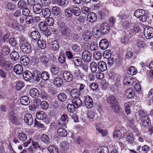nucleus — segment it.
Wrapping results in <instances>:
<instances>
[{
    "label": "nucleus",
    "mask_w": 153,
    "mask_h": 153,
    "mask_svg": "<svg viewBox=\"0 0 153 153\" xmlns=\"http://www.w3.org/2000/svg\"><path fill=\"white\" fill-rule=\"evenodd\" d=\"M36 117L38 119L43 120L47 124L49 123V118L43 111L37 112L36 114Z\"/></svg>",
    "instance_id": "nucleus-6"
},
{
    "label": "nucleus",
    "mask_w": 153,
    "mask_h": 153,
    "mask_svg": "<svg viewBox=\"0 0 153 153\" xmlns=\"http://www.w3.org/2000/svg\"><path fill=\"white\" fill-rule=\"evenodd\" d=\"M98 68L101 71H104L106 70L107 67L105 62L100 61L98 63Z\"/></svg>",
    "instance_id": "nucleus-20"
},
{
    "label": "nucleus",
    "mask_w": 153,
    "mask_h": 153,
    "mask_svg": "<svg viewBox=\"0 0 153 153\" xmlns=\"http://www.w3.org/2000/svg\"><path fill=\"white\" fill-rule=\"evenodd\" d=\"M42 13L43 17L46 18L49 17L51 14V10L47 8L43 9L42 10Z\"/></svg>",
    "instance_id": "nucleus-41"
},
{
    "label": "nucleus",
    "mask_w": 153,
    "mask_h": 153,
    "mask_svg": "<svg viewBox=\"0 0 153 153\" xmlns=\"http://www.w3.org/2000/svg\"><path fill=\"white\" fill-rule=\"evenodd\" d=\"M72 13L76 16H79L81 13V10L79 7H74L72 10Z\"/></svg>",
    "instance_id": "nucleus-49"
},
{
    "label": "nucleus",
    "mask_w": 153,
    "mask_h": 153,
    "mask_svg": "<svg viewBox=\"0 0 153 153\" xmlns=\"http://www.w3.org/2000/svg\"><path fill=\"white\" fill-rule=\"evenodd\" d=\"M57 132L58 136L62 137H65L67 134V131L63 128H59L57 129Z\"/></svg>",
    "instance_id": "nucleus-27"
},
{
    "label": "nucleus",
    "mask_w": 153,
    "mask_h": 153,
    "mask_svg": "<svg viewBox=\"0 0 153 153\" xmlns=\"http://www.w3.org/2000/svg\"><path fill=\"white\" fill-rule=\"evenodd\" d=\"M84 100L85 105L86 107L90 108L92 107L93 104V100L90 96H84Z\"/></svg>",
    "instance_id": "nucleus-8"
},
{
    "label": "nucleus",
    "mask_w": 153,
    "mask_h": 153,
    "mask_svg": "<svg viewBox=\"0 0 153 153\" xmlns=\"http://www.w3.org/2000/svg\"><path fill=\"white\" fill-rule=\"evenodd\" d=\"M144 36L147 39H150L153 36V28L147 27L144 30Z\"/></svg>",
    "instance_id": "nucleus-9"
},
{
    "label": "nucleus",
    "mask_w": 153,
    "mask_h": 153,
    "mask_svg": "<svg viewBox=\"0 0 153 153\" xmlns=\"http://www.w3.org/2000/svg\"><path fill=\"white\" fill-rule=\"evenodd\" d=\"M21 64L24 65H27L29 63L30 60L29 58L26 56H22L20 60Z\"/></svg>",
    "instance_id": "nucleus-30"
},
{
    "label": "nucleus",
    "mask_w": 153,
    "mask_h": 153,
    "mask_svg": "<svg viewBox=\"0 0 153 153\" xmlns=\"http://www.w3.org/2000/svg\"><path fill=\"white\" fill-rule=\"evenodd\" d=\"M50 46L52 51L54 52H57L59 50V44L58 41L53 40L50 43Z\"/></svg>",
    "instance_id": "nucleus-16"
},
{
    "label": "nucleus",
    "mask_w": 153,
    "mask_h": 153,
    "mask_svg": "<svg viewBox=\"0 0 153 153\" xmlns=\"http://www.w3.org/2000/svg\"><path fill=\"white\" fill-rule=\"evenodd\" d=\"M39 27L40 30L43 32L46 31L48 29L47 24L43 22H40L39 25Z\"/></svg>",
    "instance_id": "nucleus-44"
},
{
    "label": "nucleus",
    "mask_w": 153,
    "mask_h": 153,
    "mask_svg": "<svg viewBox=\"0 0 153 153\" xmlns=\"http://www.w3.org/2000/svg\"><path fill=\"white\" fill-rule=\"evenodd\" d=\"M134 79L131 76H128L124 78L123 83L126 85H131L134 83Z\"/></svg>",
    "instance_id": "nucleus-23"
},
{
    "label": "nucleus",
    "mask_w": 153,
    "mask_h": 153,
    "mask_svg": "<svg viewBox=\"0 0 153 153\" xmlns=\"http://www.w3.org/2000/svg\"><path fill=\"white\" fill-rule=\"evenodd\" d=\"M71 96L75 98H78L80 95V91L77 89H73L70 92Z\"/></svg>",
    "instance_id": "nucleus-31"
},
{
    "label": "nucleus",
    "mask_w": 153,
    "mask_h": 153,
    "mask_svg": "<svg viewBox=\"0 0 153 153\" xmlns=\"http://www.w3.org/2000/svg\"><path fill=\"white\" fill-rule=\"evenodd\" d=\"M1 53L4 55H7L10 54V48L6 45H4L1 49Z\"/></svg>",
    "instance_id": "nucleus-38"
},
{
    "label": "nucleus",
    "mask_w": 153,
    "mask_h": 153,
    "mask_svg": "<svg viewBox=\"0 0 153 153\" xmlns=\"http://www.w3.org/2000/svg\"><path fill=\"white\" fill-rule=\"evenodd\" d=\"M108 42L106 39H101L99 43V47L102 50L106 49L108 46Z\"/></svg>",
    "instance_id": "nucleus-19"
},
{
    "label": "nucleus",
    "mask_w": 153,
    "mask_h": 153,
    "mask_svg": "<svg viewBox=\"0 0 153 153\" xmlns=\"http://www.w3.org/2000/svg\"><path fill=\"white\" fill-rule=\"evenodd\" d=\"M32 74L29 71H25L23 74L24 79L26 81H29L32 77Z\"/></svg>",
    "instance_id": "nucleus-26"
},
{
    "label": "nucleus",
    "mask_w": 153,
    "mask_h": 153,
    "mask_svg": "<svg viewBox=\"0 0 153 153\" xmlns=\"http://www.w3.org/2000/svg\"><path fill=\"white\" fill-rule=\"evenodd\" d=\"M62 33L63 35L67 37H68L69 39L72 37V32L71 30L68 28H65L62 31Z\"/></svg>",
    "instance_id": "nucleus-39"
},
{
    "label": "nucleus",
    "mask_w": 153,
    "mask_h": 153,
    "mask_svg": "<svg viewBox=\"0 0 153 153\" xmlns=\"http://www.w3.org/2000/svg\"><path fill=\"white\" fill-rule=\"evenodd\" d=\"M89 68L91 72L95 73L98 68V65L95 62H92L90 64Z\"/></svg>",
    "instance_id": "nucleus-42"
},
{
    "label": "nucleus",
    "mask_w": 153,
    "mask_h": 153,
    "mask_svg": "<svg viewBox=\"0 0 153 153\" xmlns=\"http://www.w3.org/2000/svg\"><path fill=\"white\" fill-rule=\"evenodd\" d=\"M126 139L128 143L132 145L135 140L134 135L131 133L128 134L126 136Z\"/></svg>",
    "instance_id": "nucleus-33"
},
{
    "label": "nucleus",
    "mask_w": 153,
    "mask_h": 153,
    "mask_svg": "<svg viewBox=\"0 0 153 153\" xmlns=\"http://www.w3.org/2000/svg\"><path fill=\"white\" fill-rule=\"evenodd\" d=\"M49 74L48 72L43 71L41 74V77L44 80H47L49 79Z\"/></svg>",
    "instance_id": "nucleus-62"
},
{
    "label": "nucleus",
    "mask_w": 153,
    "mask_h": 153,
    "mask_svg": "<svg viewBox=\"0 0 153 153\" xmlns=\"http://www.w3.org/2000/svg\"><path fill=\"white\" fill-rule=\"evenodd\" d=\"M21 51L24 53H28L31 51V46L25 39H21L20 41Z\"/></svg>",
    "instance_id": "nucleus-2"
},
{
    "label": "nucleus",
    "mask_w": 153,
    "mask_h": 153,
    "mask_svg": "<svg viewBox=\"0 0 153 153\" xmlns=\"http://www.w3.org/2000/svg\"><path fill=\"white\" fill-rule=\"evenodd\" d=\"M20 101L21 104L25 105H27L30 102V100L29 98L26 96L22 97Z\"/></svg>",
    "instance_id": "nucleus-36"
},
{
    "label": "nucleus",
    "mask_w": 153,
    "mask_h": 153,
    "mask_svg": "<svg viewBox=\"0 0 153 153\" xmlns=\"http://www.w3.org/2000/svg\"><path fill=\"white\" fill-rule=\"evenodd\" d=\"M92 37L91 33L88 30H85L82 34V37L83 39L85 41H90Z\"/></svg>",
    "instance_id": "nucleus-14"
},
{
    "label": "nucleus",
    "mask_w": 153,
    "mask_h": 153,
    "mask_svg": "<svg viewBox=\"0 0 153 153\" xmlns=\"http://www.w3.org/2000/svg\"><path fill=\"white\" fill-rule=\"evenodd\" d=\"M125 110L127 114L130 113L131 109L133 106L132 102H126L124 104Z\"/></svg>",
    "instance_id": "nucleus-22"
},
{
    "label": "nucleus",
    "mask_w": 153,
    "mask_h": 153,
    "mask_svg": "<svg viewBox=\"0 0 153 153\" xmlns=\"http://www.w3.org/2000/svg\"><path fill=\"white\" fill-rule=\"evenodd\" d=\"M33 79L35 81H39L41 78V74L39 71L35 70L32 74Z\"/></svg>",
    "instance_id": "nucleus-28"
},
{
    "label": "nucleus",
    "mask_w": 153,
    "mask_h": 153,
    "mask_svg": "<svg viewBox=\"0 0 153 153\" xmlns=\"http://www.w3.org/2000/svg\"><path fill=\"white\" fill-rule=\"evenodd\" d=\"M10 119L11 121L14 124L17 123V118L16 114H13V113L10 114Z\"/></svg>",
    "instance_id": "nucleus-57"
},
{
    "label": "nucleus",
    "mask_w": 153,
    "mask_h": 153,
    "mask_svg": "<svg viewBox=\"0 0 153 153\" xmlns=\"http://www.w3.org/2000/svg\"><path fill=\"white\" fill-rule=\"evenodd\" d=\"M100 30L102 34H106L108 33L110 30V28L108 23H103L100 25Z\"/></svg>",
    "instance_id": "nucleus-12"
},
{
    "label": "nucleus",
    "mask_w": 153,
    "mask_h": 153,
    "mask_svg": "<svg viewBox=\"0 0 153 153\" xmlns=\"http://www.w3.org/2000/svg\"><path fill=\"white\" fill-rule=\"evenodd\" d=\"M5 8L7 10L14 11L16 8V5L12 2H7L6 4Z\"/></svg>",
    "instance_id": "nucleus-25"
},
{
    "label": "nucleus",
    "mask_w": 153,
    "mask_h": 153,
    "mask_svg": "<svg viewBox=\"0 0 153 153\" xmlns=\"http://www.w3.org/2000/svg\"><path fill=\"white\" fill-rule=\"evenodd\" d=\"M30 96L33 98H36L39 94V92L36 88H34L31 89L30 91Z\"/></svg>",
    "instance_id": "nucleus-29"
},
{
    "label": "nucleus",
    "mask_w": 153,
    "mask_h": 153,
    "mask_svg": "<svg viewBox=\"0 0 153 153\" xmlns=\"http://www.w3.org/2000/svg\"><path fill=\"white\" fill-rule=\"evenodd\" d=\"M25 122L28 125L30 126L33 124V117L30 114L27 113L25 114L24 117Z\"/></svg>",
    "instance_id": "nucleus-13"
},
{
    "label": "nucleus",
    "mask_w": 153,
    "mask_h": 153,
    "mask_svg": "<svg viewBox=\"0 0 153 153\" xmlns=\"http://www.w3.org/2000/svg\"><path fill=\"white\" fill-rule=\"evenodd\" d=\"M135 92L133 88H129L127 89L125 92V97L128 98H131L135 95Z\"/></svg>",
    "instance_id": "nucleus-15"
},
{
    "label": "nucleus",
    "mask_w": 153,
    "mask_h": 153,
    "mask_svg": "<svg viewBox=\"0 0 153 153\" xmlns=\"http://www.w3.org/2000/svg\"><path fill=\"white\" fill-rule=\"evenodd\" d=\"M137 73V69L133 66L130 67L128 71V74L132 75H135Z\"/></svg>",
    "instance_id": "nucleus-63"
},
{
    "label": "nucleus",
    "mask_w": 153,
    "mask_h": 153,
    "mask_svg": "<svg viewBox=\"0 0 153 153\" xmlns=\"http://www.w3.org/2000/svg\"><path fill=\"white\" fill-rule=\"evenodd\" d=\"M145 14V10L142 9L136 10L134 13V16L142 22H144L146 20L147 18Z\"/></svg>",
    "instance_id": "nucleus-4"
},
{
    "label": "nucleus",
    "mask_w": 153,
    "mask_h": 153,
    "mask_svg": "<svg viewBox=\"0 0 153 153\" xmlns=\"http://www.w3.org/2000/svg\"><path fill=\"white\" fill-rule=\"evenodd\" d=\"M52 13L56 16L59 15L60 12L59 8L56 6L53 7H52Z\"/></svg>",
    "instance_id": "nucleus-59"
},
{
    "label": "nucleus",
    "mask_w": 153,
    "mask_h": 153,
    "mask_svg": "<svg viewBox=\"0 0 153 153\" xmlns=\"http://www.w3.org/2000/svg\"><path fill=\"white\" fill-rule=\"evenodd\" d=\"M0 65L6 71L10 70L13 67L12 64L10 61L4 59L0 62Z\"/></svg>",
    "instance_id": "nucleus-5"
},
{
    "label": "nucleus",
    "mask_w": 153,
    "mask_h": 153,
    "mask_svg": "<svg viewBox=\"0 0 153 153\" xmlns=\"http://www.w3.org/2000/svg\"><path fill=\"white\" fill-rule=\"evenodd\" d=\"M51 71L53 74H56L59 71V68L55 65H52L51 67Z\"/></svg>",
    "instance_id": "nucleus-58"
},
{
    "label": "nucleus",
    "mask_w": 153,
    "mask_h": 153,
    "mask_svg": "<svg viewBox=\"0 0 153 153\" xmlns=\"http://www.w3.org/2000/svg\"><path fill=\"white\" fill-rule=\"evenodd\" d=\"M6 24L8 26H11L12 27L17 30L19 29L20 26L18 22L16 20H12L9 19L6 22Z\"/></svg>",
    "instance_id": "nucleus-7"
},
{
    "label": "nucleus",
    "mask_w": 153,
    "mask_h": 153,
    "mask_svg": "<svg viewBox=\"0 0 153 153\" xmlns=\"http://www.w3.org/2000/svg\"><path fill=\"white\" fill-rule=\"evenodd\" d=\"M122 134L121 132L119 130L115 131L113 135L114 139L117 140H120L122 137Z\"/></svg>",
    "instance_id": "nucleus-45"
},
{
    "label": "nucleus",
    "mask_w": 153,
    "mask_h": 153,
    "mask_svg": "<svg viewBox=\"0 0 153 153\" xmlns=\"http://www.w3.org/2000/svg\"><path fill=\"white\" fill-rule=\"evenodd\" d=\"M108 148L106 146H102L95 151V153H108Z\"/></svg>",
    "instance_id": "nucleus-37"
},
{
    "label": "nucleus",
    "mask_w": 153,
    "mask_h": 153,
    "mask_svg": "<svg viewBox=\"0 0 153 153\" xmlns=\"http://www.w3.org/2000/svg\"><path fill=\"white\" fill-rule=\"evenodd\" d=\"M68 117L67 115L63 114L61 118L58 121L59 126L64 127L65 126L66 123L68 122Z\"/></svg>",
    "instance_id": "nucleus-11"
},
{
    "label": "nucleus",
    "mask_w": 153,
    "mask_h": 153,
    "mask_svg": "<svg viewBox=\"0 0 153 153\" xmlns=\"http://www.w3.org/2000/svg\"><path fill=\"white\" fill-rule=\"evenodd\" d=\"M66 59L64 53L62 52L59 53V55L58 58L59 62L61 64L64 63L65 62Z\"/></svg>",
    "instance_id": "nucleus-52"
},
{
    "label": "nucleus",
    "mask_w": 153,
    "mask_h": 153,
    "mask_svg": "<svg viewBox=\"0 0 153 153\" xmlns=\"http://www.w3.org/2000/svg\"><path fill=\"white\" fill-rule=\"evenodd\" d=\"M58 99L61 102H64L67 99L66 95L64 93L59 94L57 96Z\"/></svg>",
    "instance_id": "nucleus-55"
},
{
    "label": "nucleus",
    "mask_w": 153,
    "mask_h": 153,
    "mask_svg": "<svg viewBox=\"0 0 153 153\" xmlns=\"http://www.w3.org/2000/svg\"><path fill=\"white\" fill-rule=\"evenodd\" d=\"M29 36L30 38L34 40H38L40 38L39 32L36 30H34L31 32Z\"/></svg>",
    "instance_id": "nucleus-21"
},
{
    "label": "nucleus",
    "mask_w": 153,
    "mask_h": 153,
    "mask_svg": "<svg viewBox=\"0 0 153 153\" xmlns=\"http://www.w3.org/2000/svg\"><path fill=\"white\" fill-rule=\"evenodd\" d=\"M139 114L143 125L146 126H149L150 123V120L147 113L143 110H141L139 111Z\"/></svg>",
    "instance_id": "nucleus-3"
},
{
    "label": "nucleus",
    "mask_w": 153,
    "mask_h": 153,
    "mask_svg": "<svg viewBox=\"0 0 153 153\" xmlns=\"http://www.w3.org/2000/svg\"><path fill=\"white\" fill-rule=\"evenodd\" d=\"M10 56L12 60L13 61L17 60L19 57L18 53L16 51H13L10 54Z\"/></svg>",
    "instance_id": "nucleus-53"
},
{
    "label": "nucleus",
    "mask_w": 153,
    "mask_h": 153,
    "mask_svg": "<svg viewBox=\"0 0 153 153\" xmlns=\"http://www.w3.org/2000/svg\"><path fill=\"white\" fill-rule=\"evenodd\" d=\"M52 1L53 4H58L60 6H66L65 0H52Z\"/></svg>",
    "instance_id": "nucleus-43"
},
{
    "label": "nucleus",
    "mask_w": 153,
    "mask_h": 153,
    "mask_svg": "<svg viewBox=\"0 0 153 153\" xmlns=\"http://www.w3.org/2000/svg\"><path fill=\"white\" fill-rule=\"evenodd\" d=\"M73 61L74 64L77 66H80L82 63V60L79 57H74L73 58Z\"/></svg>",
    "instance_id": "nucleus-46"
},
{
    "label": "nucleus",
    "mask_w": 153,
    "mask_h": 153,
    "mask_svg": "<svg viewBox=\"0 0 153 153\" xmlns=\"http://www.w3.org/2000/svg\"><path fill=\"white\" fill-rule=\"evenodd\" d=\"M108 103L111 104V106L115 112H118L119 110L118 103L114 96L110 95L107 98Z\"/></svg>",
    "instance_id": "nucleus-1"
},
{
    "label": "nucleus",
    "mask_w": 153,
    "mask_h": 153,
    "mask_svg": "<svg viewBox=\"0 0 153 153\" xmlns=\"http://www.w3.org/2000/svg\"><path fill=\"white\" fill-rule=\"evenodd\" d=\"M40 139L42 141L45 143L48 144L49 143L50 139L48 135L43 134L41 137Z\"/></svg>",
    "instance_id": "nucleus-50"
},
{
    "label": "nucleus",
    "mask_w": 153,
    "mask_h": 153,
    "mask_svg": "<svg viewBox=\"0 0 153 153\" xmlns=\"http://www.w3.org/2000/svg\"><path fill=\"white\" fill-rule=\"evenodd\" d=\"M42 6L40 4H35L33 7V11L36 14H39L42 12Z\"/></svg>",
    "instance_id": "nucleus-35"
},
{
    "label": "nucleus",
    "mask_w": 153,
    "mask_h": 153,
    "mask_svg": "<svg viewBox=\"0 0 153 153\" xmlns=\"http://www.w3.org/2000/svg\"><path fill=\"white\" fill-rule=\"evenodd\" d=\"M96 114L94 111L91 110L88 111L87 114V117L89 121H94L96 119L95 117Z\"/></svg>",
    "instance_id": "nucleus-32"
},
{
    "label": "nucleus",
    "mask_w": 153,
    "mask_h": 153,
    "mask_svg": "<svg viewBox=\"0 0 153 153\" xmlns=\"http://www.w3.org/2000/svg\"><path fill=\"white\" fill-rule=\"evenodd\" d=\"M54 22V20L51 17L45 20V23L49 26L53 25Z\"/></svg>",
    "instance_id": "nucleus-64"
},
{
    "label": "nucleus",
    "mask_w": 153,
    "mask_h": 153,
    "mask_svg": "<svg viewBox=\"0 0 153 153\" xmlns=\"http://www.w3.org/2000/svg\"><path fill=\"white\" fill-rule=\"evenodd\" d=\"M136 45L139 49L146 48L147 46L146 43L141 40H138L137 41Z\"/></svg>",
    "instance_id": "nucleus-40"
},
{
    "label": "nucleus",
    "mask_w": 153,
    "mask_h": 153,
    "mask_svg": "<svg viewBox=\"0 0 153 153\" xmlns=\"http://www.w3.org/2000/svg\"><path fill=\"white\" fill-rule=\"evenodd\" d=\"M129 39L128 37L126 36H125L122 38L121 39V42L124 45H127L129 44Z\"/></svg>",
    "instance_id": "nucleus-54"
},
{
    "label": "nucleus",
    "mask_w": 153,
    "mask_h": 153,
    "mask_svg": "<svg viewBox=\"0 0 153 153\" xmlns=\"http://www.w3.org/2000/svg\"><path fill=\"white\" fill-rule=\"evenodd\" d=\"M18 138L22 141H25L27 139V136L26 134L24 132L19 133L17 136Z\"/></svg>",
    "instance_id": "nucleus-48"
},
{
    "label": "nucleus",
    "mask_w": 153,
    "mask_h": 153,
    "mask_svg": "<svg viewBox=\"0 0 153 153\" xmlns=\"http://www.w3.org/2000/svg\"><path fill=\"white\" fill-rule=\"evenodd\" d=\"M87 18L88 22H93L97 20V16L94 13L90 12L88 14Z\"/></svg>",
    "instance_id": "nucleus-24"
},
{
    "label": "nucleus",
    "mask_w": 153,
    "mask_h": 153,
    "mask_svg": "<svg viewBox=\"0 0 153 153\" xmlns=\"http://www.w3.org/2000/svg\"><path fill=\"white\" fill-rule=\"evenodd\" d=\"M82 59L86 62H89L91 61L92 55L89 51H84L82 53Z\"/></svg>",
    "instance_id": "nucleus-10"
},
{
    "label": "nucleus",
    "mask_w": 153,
    "mask_h": 153,
    "mask_svg": "<svg viewBox=\"0 0 153 153\" xmlns=\"http://www.w3.org/2000/svg\"><path fill=\"white\" fill-rule=\"evenodd\" d=\"M13 71L16 74L20 75L23 72V67L20 64H17L13 67Z\"/></svg>",
    "instance_id": "nucleus-17"
},
{
    "label": "nucleus",
    "mask_w": 153,
    "mask_h": 153,
    "mask_svg": "<svg viewBox=\"0 0 153 153\" xmlns=\"http://www.w3.org/2000/svg\"><path fill=\"white\" fill-rule=\"evenodd\" d=\"M102 56V54L99 51H96L94 53L93 57L96 60H98L100 59Z\"/></svg>",
    "instance_id": "nucleus-60"
},
{
    "label": "nucleus",
    "mask_w": 153,
    "mask_h": 153,
    "mask_svg": "<svg viewBox=\"0 0 153 153\" xmlns=\"http://www.w3.org/2000/svg\"><path fill=\"white\" fill-rule=\"evenodd\" d=\"M64 79L67 82H70L72 79V75L71 73L67 71L63 72L62 74Z\"/></svg>",
    "instance_id": "nucleus-18"
},
{
    "label": "nucleus",
    "mask_w": 153,
    "mask_h": 153,
    "mask_svg": "<svg viewBox=\"0 0 153 153\" xmlns=\"http://www.w3.org/2000/svg\"><path fill=\"white\" fill-rule=\"evenodd\" d=\"M57 24L59 27L60 28H64L65 26V23L60 18L57 19Z\"/></svg>",
    "instance_id": "nucleus-61"
},
{
    "label": "nucleus",
    "mask_w": 153,
    "mask_h": 153,
    "mask_svg": "<svg viewBox=\"0 0 153 153\" xmlns=\"http://www.w3.org/2000/svg\"><path fill=\"white\" fill-rule=\"evenodd\" d=\"M72 102L75 108L80 107L82 104V101L79 98H74L72 100Z\"/></svg>",
    "instance_id": "nucleus-34"
},
{
    "label": "nucleus",
    "mask_w": 153,
    "mask_h": 153,
    "mask_svg": "<svg viewBox=\"0 0 153 153\" xmlns=\"http://www.w3.org/2000/svg\"><path fill=\"white\" fill-rule=\"evenodd\" d=\"M53 82L58 87H59L62 84L63 82L61 78L58 77L54 79Z\"/></svg>",
    "instance_id": "nucleus-47"
},
{
    "label": "nucleus",
    "mask_w": 153,
    "mask_h": 153,
    "mask_svg": "<svg viewBox=\"0 0 153 153\" xmlns=\"http://www.w3.org/2000/svg\"><path fill=\"white\" fill-rule=\"evenodd\" d=\"M48 151L51 153H58V150L56 147L53 145H50L48 148Z\"/></svg>",
    "instance_id": "nucleus-51"
},
{
    "label": "nucleus",
    "mask_w": 153,
    "mask_h": 153,
    "mask_svg": "<svg viewBox=\"0 0 153 153\" xmlns=\"http://www.w3.org/2000/svg\"><path fill=\"white\" fill-rule=\"evenodd\" d=\"M122 25L125 28H128L130 27L132 23L131 22L126 20H123L122 22Z\"/></svg>",
    "instance_id": "nucleus-56"
}]
</instances>
